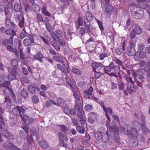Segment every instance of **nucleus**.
<instances>
[{"label":"nucleus","instance_id":"1","mask_svg":"<svg viewBox=\"0 0 150 150\" xmlns=\"http://www.w3.org/2000/svg\"><path fill=\"white\" fill-rule=\"evenodd\" d=\"M131 125L133 128L131 127L128 124H125L124 131L127 135L137 138L139 136L137 131H140L141 125L139 122L136 120L132 122Z\"/></svg>","mask_w":150,"mask_h":150},{"label":"nucleus","instance_id":"2","mask_svg":"<svg viewBox=\"0 0 150 150\" xmlns=\"http://www.w3.org/2000/svg\"><path fill=\"white\" fill-rule=\"evenodd\" d=\"M12 114L14 116L17 117H22L25 112L24 107L20 106H15L12 109Z\"/></svg>","mask_w":150,"mask_h":150},{"label":"nucleus","instance_id":"3","mask_svg":"<svg viewBox=\"0 0 150 150\" xmlns=\"http://www.w3.org/2000/svg\"><path fill=\"white\" fill-rule=\"evenodd\" d=\"M16 69L10 67L7 68V70L8 72V78L9 81H12L16 79L17 75Z\"/></svg>","mask_w":150,"mask_h":150},{"label":"nucleus","instance_id":"4","mask_svg":"<svg viewBox=\"0 0 150 150\" xmlns=\"http://www.w3.org/2000/svg\"><path fill=\"white\" fill-rule=\"evenodd\" d=\"M106 70L109 72L111 71L113 69V71L117 74H118L119 76L120 72V67L118 66H115L112 62H111L108 67H106Z\"/></svg>","mask_w":150,"mask_h":150},{"label":"nucleus","instance_id":"5","mask_svg":"<svg viewBox=\"0 0 150 150\" xmlns=\"http://www.w3.org/2000/svg\"><path fill=\"white\" fill-rule=\"evenodd\" d=\"M70 89L73 93V96L76 99L75 101V105L81 104L80 96L77 89L73 87H71Z\"/></svg>","mask_w":150,"mask_h":150},{"label":"nucleus","instance_id":"6","mask_svg":"<svg viewBox=\"0 0 150 150\" xmlns=\"http://www.w3.org/2000/svg\"><path fill=\"white\" fill-rule=\"evenodd\" d=\"M44 37L41 36L40 38L45 44L48 45H50V41L51 40V38L48 35V33L47 31H45L43 33Z\"/></svg>","mask_w":150,"mask_h":150},{"label":"nucleus","instance_id":"7","mask_svg":"<svg viewBox=\"0 0 150 150\" xmlns=\"http://www.w3.org/2000/svg\"><path fill=\"white\" fill-rule=\"evenodd\" d=\"M51 35L53 40L56 42H58L59 39L61 38L62 35V32L61 30H57Z\"/></svg>","mask_w":150,"mask_h":150},{"label":"nucleus","instance_id":"8","mask_svg":"<svg viewBox=\"0 0 150 150\" xmlns=\"http://www.w3.org/2000/svg\"><path fill=\"white\" fill-rule=\"evenodd\" d=\"M81 104L75 105L74 106V109L78 112L77 116L79 118H82L84 114L83 109L81 106Z\"/></svg>","mask_w":150,"mask_h":150},{"label":"nucleus","instance_id":"9","mask_svg":"<svg viewBox=\"0 0 150 150\" xmlns=\"http://www.w3.org/2000/svg\"><path fill=\"white\" fill-rule=\"evenodd\" d=\"M113 135V133H110L109 134V132H106V134H105L102 136V140L103 143L107 144L110 143V139L112 138Z\"/></svg>","mask_w":150,"mask_h":150},{"label":"nucleus","instance_id":"10","mask_svg":"<svg viewBox=\"0 0 150 150\" xmlns=\"http://www.w3.org/2000/svg\"><path fill=\"white\" fill-rule=\"evenodd\" d=\"M97 113L94 112H90L88 114V121L91 124L94 123L97 119Z\"/></svg>","mask_w":150,"mask_h":150},{"label":"nucleus","instance_id":"11","mask_svg":"<svg viewBox=\"0 0 150 150\" xmlns=\"http://www.w3.org/2000/svg\"><path fill=\"white\" fill-rule=\"evenodd\" d=\"M103 111L105 113V115L107 119L110 121V117L109 115H112L113 114L112 109L110 107L107 108L106 107L103 109Z\"/></svg>","mask_w":150,"mask_h":150},{"label":"nucleus","instance_id":"12","mask_svg":"<svg viewBox=\"0 0 150 150\" xmlns=\"http://www.w3.org/2000/svg\"><path fill=\"white\" fill-rule=\"evenodd\" d=\"M132 16L133 18L139 19L142 18L143 17L144 13L142 10H140L137 11H135L133 13Z\"/></svg>","mask_w":150,"mask_h":150},{"label":"nucleus","instance_id":"13","mask_svg":"<svg viewBox=\"0 0 150 150\" xmlns=\"http://www.w3.org/2000/svg\"><path fill=\"white\" fill-rule=\"evenodd\" d=\"M75 27L77 30L79 29L80 26H83V19L82 17H79L77 21L75 22Z\"/></svg>","mask_w":150,"mask_h":150},{"label":"nucleus","instance_id":"14","mask_svg":"<svg viewBox=\"0 0 150 150\" xmlns=\"http://www.w3.org/2000/svg\"><path fill=\"white\" fill-rule=\"evenodd\" d=\"M34 41L33 37H30V39L26 38L25 39L23 42L24 44L26 46H30L31 45L32 43H34Z\"/></svg>","mask_w":150,"mask_h":150},{"label":"nucleus","instance_id":"15","mask_svg":"<svg viewBox=\"0 0 150 150\" xmlns=\"http://www.w3.org/2000/svg\"><path fill=\"white\" fill-rule=\"evenodd\" d=\"M126 52L128 56H132L134 54L136 51L134 47L131 46H128L127 48Z\"/></svg>","mask_w":150,"mask_h":150},{"label":"nucleus","instance_id":"16","mask_svg":"<svg viewBox=\"0 0 150 150\" xmlns=\"http://www.w3.org/2000/svg\"><path fill=\"white\" fill-rule=\"evenodd\" d=\"M137 35H140L142 32V29L137 24H134L133 28L132 30Z\"/></svg>","mask_w":150,"mask_h":150},{"label":"nucleus","instance_id":"17","mask_svg":"<svg viewBox=\"0 0 150 150\" xmlns=\"http://www.w3.org/2000/svg\"><path fill=\"white\" fill-rule=\"evenodd\" d=\"M13 35H11L9 39H5L2 42V44L5 46L9 45V44H13Z\"/></svg>","mask_w":150,"mask_h":150},{"label":"nucleus","instance_id":"18","mask_svg":"<svg viewBox=\"0 0 150 150\" xmlns=\"http://www.w3.org/2000/svg\"><path fill=\"white\" fill-rule=\"evenodd\" d=\"M7 49L8 51L14 53L16 56H18L19 54L18 50L16 48H14L11 45L7 46Z\"/></svg>","mask_w":150,"mask_h":150},{"label":"nucleus","instance_id":"19","mask_svg":"<svg viewBox=\"0 0 150 150\" xmlns=\"http://www.w3.org/2000/svg\"><path fill=\"white\" fill-rule=\"evenodd\" d=\"M149 1H147V0H137V1L139 2V6L140 7L143 9H146L147 7H148L147 6V4L145 3V2H148L149 1Z\"/></svg>","mask_w":150,"mask_h":150},{"label":"nucleus","instance_id":"20","mask_svg":"<svg viewBox=\"0 0 150 150\" xmlns=\"http://www.w3.org/2000/svg\"><path fill=\"white\" fill-rule=\"evenodd\" d=\"M35 59L39 60L40 62L43 61L42 59L44 58V56L40 52L37 53L34 56Z\"/></svg>","mask_w":150,"mask_h":150},{"label":"nucleus","instance_id":"21","mask_svg":"<svg viewBox=\"0 0 150 150\" xmlns=\"http://www.w3.org/2000/svg\"><path fill=\"white\" fill-rule=\"evenodd\" d=\"M10 16H6L5 19V26L7 27H10L11 26L13 25V23L11 21L10 18Z\"/></svg>","mask_w":150,"mask_h":150},{"label":"nucleus","instance_id":"22","mask_svg":"<svg viewBox=\"0 0 150 150\" xmlns=\"http://www.w3.org/2000/svg\"><path fill=\"white\" fill-rule=\"evenodd\" d=\"M86 19L87 21V22L90 23V22L93 18V15L90 11L87 12L85 14Z\"/></svg>","mask_w":150,"mask_h":150},{"label":"nucleus","instance_id":"23","mask_svg":"<svg viewBox=\"0 0 150 150\" xmlns=\"http://www.w3.org/2000/svg\"><path fill=\"white\" fill-rule=\"evenodd\" d=\"M21 42L19 39L16 38L15 39L14 41V46L16 48H17L19 49H22L21 47Z\"/></svg>","mask_w":150,"mask_h":150},{"label":"nucleus","instance_id":"24","mask_svg":"<svg viewBox=\"0 0 150 150\" xmlns=\"http://www.w3.org/2000/svg\"><path fill=\"white\" fill-rule=\"evenodd\" d=\"M2 134L6 138L9 139L11 138V134L6 129H4L2 130Z\"/></svg>","mask_w":150,"mask_h":150},{"label":"nucleus","instance_id":"25","mask_svg":"<svg viewBox=\"0 0 150 150\" xmlns=\"http://www.w3.org/2000/svg\"><path fill=\"white\" fill-rule=\"evenodd\" d=\"M29 91L33 94H35L36 92V87L32 85H29L28 86Z\"/></svg>","mask_w":150,"mask_h":150},{"label":"nucleus","instance_id":"26","mask_svg":"<svg viewBox=\"0 0 150 150\" xmlns=\"http://www.w3.org/2000/svg\"><path fill=\"white\" fill-rule=\"evenodd\" d=\"M62 67L61 71L66 74H67L69 71V69L68 68L67 66L64 64V63H62Z\"/></svg>","mask_w":150,"mask_h":150},{"label":"nucleus","instance_id":"27","mask_svg":"<svg viewBox=\"0 0 150 150\" xmlns=\"http://www.w3.org/2000/svg\"><path fill=\"white\" fill-rule=\"evenodd\" d=\"M21 93L22 97L24 98H27L29 96L28 93L26 89H22Z\"/></svg>","mask_w":150,"mask_h":150},{"label":"nucleus","instance_id":"28","mask_svg":"<svg viewBox=\"0 0 150 150\" xmlns=\"http://www.w3.org/2000/svg\"><path fill=\"white\" fill-rule=\"evenodd\" d=\"M108 67V66H105L103 65L102 63H99V67L97 70V71H101L103 70L104 71L105 73L107 71L106 70V67Z\"/></svg>","mask_w":150,"mask_h":150},{"label":"nucleus","instance_id":"29","mask_svg":"<svg viewBox=\"0 0 150 150\" xmlns=\"http://www.w3.org/2000/svg\"><path fill=\"white\" fill-rule=\"evenodd\" d=\"M6 34L7 35H13V37L16 35V31L11 28H9L6 30Z\"/></svg>","mask_w":150,"mask_h":150},{"label":"nucleus","instance_id":"30","mask_svg":"<svg viewBox=\"0 0 150 150\" xmlns=\"http://www.w3.org/2000/svg\"><path fill=\"white\" fill-rule=\"evenodd\" d=\"M77 132L80 134H83L84 133L85 131V127L84 126L79 125L76 127Z\"/></svg>","mask_w":150,"mask_h":150},{"label":"nucleus","instance_id":"31","mask_svg":"<svg viewBox=\"0 0 150 150\" xmlns=\"http://www.w3.org/2000/svg\"><path fill=\"white\" fill-rule=\"evenodd\" d=\"M12 90L10 88H6L4 89L3 93L6 96H10L11 95Z\"/></svg>","mask_w":150,"mask_h":150},{"label":"nucleus","instance_id":"32","mask_svg":"<svg viewBox=\"0 0 150 150\" xmlns=\"http://www.w3.org/2000/svg\"><path fill=\"white\" fill-rule=\"evenodd\" d=\"M22 7L21 5H20L18 3H16L14 4V9L16 12H20L22 10Z\"/></svg>","mask_w":150,"mask_h":150},{"label":"nucleus","instance_id":"33","mask_svg":"<svg viewBox=\"0 0 150 150\" xmlns=\"http://www.w3.org/2000/svg\"><path fill=\"white\" fill-rule=\"evenodd\" d=\"M99 1L101 2L102 8L103 9L109 4L110 0H100Z\"/></svg>","mask_w":150,"mask_h":150},{"label":"nucleus","instance_id":"34","mask_svg":"<svg viewBox=\"0 0 150 150\" xmlns=\"http://www.w3.org/2000/svg\"><path fill=\"white\" fill-rule=\"evenodd\" d=\"M36 19L37 22L38 23H39L40 22H43L45 21V20H44L42 15L40 13H38L37 14Z\"/></svg>","mask_w":150,"mask_h":150},{"label":"nucleus","instance_id":"35","mask_svg":"<svg viewBox=\"0 0 150 150\" xmlns=\"http://www.w3.org/2000/svg\"><path fill=\"white\" fill-rule=\"evenodd\" d=\"M58 127L60 128V130L61 132L66 133L68 131V129L67 126L64 125H59Z\"/></svg>","mask_w":150,"mask_h":150},{"label":"nucleus","instance_id":"36","mask_svg":"<svg viewBox=\"0 0 150 150\" xmlns=\"http://www.w3.org/2000/svg\"><path fill=\"white\" fill-rule=\"evenodd\" d=\"M8 144H9L10 149L12 150H22L21 149L18 148L16 145L12 142H9Z\"/></svg>","mask_w":150,"mask_h":150},{"label":"nucleus","instance_id":"37","mask_svg":"<svg viewBox=\"0 0 150 150\" xmlns=\"http://www.w3.org/2000/svg\"><path fill=\"white\" fill-rule=\"evenodd\" d=\"M32 8L33 11L35 12H39L40 10V8L37 4H35L32 6Z\"/></svg>","mask_w":150,"mask_h":150},{"label":"nucleus","instance_id":"38","mask_svg":"<svg viewBox=\"0 0 150 150\" xmlns=\"http://www.w3.org/2000/svg\"><path fill=\"white\" fill-rule=\"evenodd\" d=\"M11 63L13 68L17 69L18 66V62L16 59L12 60Z\"/></svg>","mask_w":150,"mask_h":150},{"label":"nucleus","instance_id":"39","mask_svg":"<svg viewBox=\"0 0 150 150\" xmlns=\"http://www.w3.org/2000/svg\"><path fill=\"white\" fill-rule=\"evenodd\" d=\"M65 75L66 76L65 79L66 80L67 83L68 85L70 86L71 87H72L73 83L71 79L69 76H68L66 74H65Z\"/></svg>","mask_w":150,"mask_h":150},{"label":"nucleus","instance_id":"40","mask_svg":"<svg viewBox=\"0 0 150 150\" xmlns=\"http://www.w3.org/2000/svg\"><path fill=\"white\" fill-rule=\"evenodd\" d=\"M71 71L74 74L78 76H81L82 74V72L78 69L76 68H73Z\"/></svg>","mask_w":150,"mask_h":150},{"label":"nucleus","instance_id":"41","mask_svg":"<svg viewBox=\"0 0 150 150\" xmlns=\"http://www.w3.org/2000/svg\"><path fill=\"white\" fill-rule=\"evenodd\" d=\"M113 9V7L111 5H109L106 8L105 11V13L107 15L110 14Z\"/></svg>","mask_w":150,"mask_h":150},{"label":"nucleus","instance_id":"42","mask_svg":"<svg viewBox=\"0 0 150 150\" xmlns=\"http://www.w3.org/2000/svg\"><path fill=\"white\" fill-rule=\"evenodd\" d=\"M57 101L58 102V103H57V104H58V106H64L65 103L64 100L61 98H58Z\"/></svg>","mask_w":150,"mask_h":150},{"label":"nucleus","instance_id":"43","mask_svg":"<svg viewBox=\"0 0 150 150\" xmlns=\"http://www.w3.org/2000/svg\"><path fill=\"white\" fill-rule=\"evenodd\" d=\"M117 84L120 90H122L125 87V84L121 80H118Z\"/></svg>","mask_w":150,"mask_h":150},{"label":"nucleus","instance_id":"44","mask_svg":"<svg viewBox=\"0 0 150 150\" xmlns=\"http://www.w3.org/2000/svg\"><path fill=\"white\" fill-rule=\"evenodd\" d=\"M40 145L42 148L47 149L49 147L47 143L43 141H41L39 142Z\"/></svg>","mask_w":150,"mask_h":150},{"label":"nucleus","instance_id":"45","mask_svg":"<svg viewBox=\"0 0 150 150\" xmlns=\"http://www.w3.org/2000/svg\"><path fill=\"white\" fill-rule=\"evenodd\" d=\"M53 60L55 61L61 63L64 62V61L60 57L57 56L56 55L53 57Z\"/></svg>","mask_w":150,"mask_h":150},{"label":"nucleus","instance_id":"46","mask_svg":"<svg viewBox=\"0 0 150 150\" xmlns=\"http://www.w3.org/2000/svg\"><path fill=\"white\" fill-rule=\"evenodd\" d=\"M127 90L128 93L130 94L134 92L135 91V88L133 84L130 85L129 87H127Z\"/></svg>","mask_w":150,"mask_h":150},{"label":"nucleus","instance_id":"47","mask_svg":"<svg viewBox=\"0 0 150 150\" xmlns=\"http://www.w3.org/2000/svg\"><path fill=\"white\" fill-rule=\"evenodd\" d=\"M24 20V17L23 16L21 20H20V21L18 23V25L20 28H22L24 27L25 25Z\"/></svg>","mask_w":150,"mask_h":150},{"label":"nucleus","instance_id":"48","mask_svg":"<svg viewBox=\"0 0 150 150\" xmlns=\"http://www.w3.org/2000/svg\"><path fill=\"white\" fill-rule=\"evenodd\" d=\"M53 104L54 105H56L57 106H58V104L57 103H55L52 100H47L45 103V105L46 107H48L52 104Z\"/></svg>","mask_w":150,"mask_h":150},{"label":"nucleus","instance_id":"49","mask_svg":"<svg viewBox=\"0 0 150 150\" xmlns=\"http://www.w3.org/2000/svg\"><path fill=\"white\" fill-rule=\"evenodd\" d=\"M115 62L117 64L119 65L120 66H121L122 69L123 70H124L125 68L124 67L122 62L120 60L118 59H116L115 60Z\"/></svg>","mask_w":150,"mask_h":150},{"label":"nucleus","instance_id":"50","mask_svg":"<svg viewBox=\"0 0 150 150\" xmlns=\"http://www.w3.org/2000/svg\"><path fill=\"white\" fill-rule=\"evenodd\" d=\"M113 135H114V138L115 141L117 143H119L120 141V138L118 132L115 131Z\"/></svg>","mask_w":150,"mask_h":150},{"label":"nucleus","instance_id":"51","mask_svg":"<svg viewBox=\"0 0 150 150\" xmlns=\"http://www.w3.org/2000/svg\"><path fill=\"white\" fill-rule=\"evenodd\" d=\"M31 99L33 102L35 104L37 103L39 101V99L38 96L35 95L33 96Z\"/></svg>","mask_w":150,"mask_h":150},{"label":"nucleus","instance_id":"52","mask_svg":"<svg viewBox=\"0 0 150 150\" xmlns=\"http://www.w3.org/2000/svg\"><path fill=\"white\" fill-rule=\"evenodd\" d=\"M115 53L119 55H121L123 52L122 47H119L118 48H115Z\"/></svg>","mask_w":150,"mask_h":150},{"label":"nucleus","instance_id":"53","mask_svg":"<svg viewBox=\"0 0 150 150\" xmlns=\"http://www.w3.org/2000/svg\"><path fill=\"white\" fill-rule=\"evenodd\" d=\"M91 65L92 67L93 71L95 72H96V69L97 70L98 67H99V63H98L96 62L92 63L91 64Z\"/></svg>","mask_w":150,"mask_h":150},{"label":"nucleus","instance_id":"54","mask_svg":"<svg viewBox=\"0 0 150 150\" xmlns=\"http://www.w3.org/2000/svg\"><path fill=\"white\" fill-rule=\"evenodd\" d=\"M94 137L95 139L98 141L101 140L102 138V136L99 133L97 132L95 134Z\"/></svg>","mask_w":150,"mask_h":150},{"label":"nucleus","instance_id":"55","mask_svg":"<svg viewBox=\"0 0 150 150\" xmlns=\"http://www.w3.org/2000/svg\"><path fill=\"white\" fill-rule=\"evenodd\" d=\"M138 50L141 51L144 50L145 48V45L142 43H140L137 45Z\"/></svg>","mask_w":150,"mask_h":150},{"label":"nucleus","instance_id":"56","mask_svg":"<svg viewBox=\"0 0 150 150\" xmlns=\"http://www.w3.org/2000/svg\"><path fill=\"white\" fill-rule=\"evenodd\" d=\"M141 125V129H142V131L145 134H146L148 131V129L145 127L143 123H142Z\"/></svg>","mask_w":150,"mask_h":150},{"label":"nucleus","instance_id":"57","mask_svg":"<svg viewBox=\"0 0 150 150\" xmlns=\"http://www.w3.org/2000/svg\"><path fill=\"white\" fill-rule=\"evenodd\" d=\"M109 71H107V72H106L105 74H107L108 75L111 76V77H115L116 78H117L118 77V75L116 73H115L114 72H113L111 73H109Z\"/></svg>","mask_w":150,"mask_h":150},{"label":"nucleus","instance_id":"58","mask_svg":"<svg viewBox=\"0 0 150 150\" xmlns=\"http://www.w3.org/2000/svg\"><path fill=\"white\" fill-rule=\"evenodd\" d=\"M72 0H60L61 2L64 4L65 6H69L70 5L69 1H71Z\"/></svg>","mask_w":150,"mask_h":150},{"label":"nucleus","instance_id":"59","mask_svg":"<svg viewBox=\"0 0 150 150\" xmlns=\"http://www.w3.org/2000/svg\"><path fill=\"white\" fill-rule=\"evenodd\" d=\"M93 107L91 105L88 104L84 107V109L88 112H90L93 109Z\"/></svg>","mask_w":150,"mask_h":150},{"label":"nucleus","instance_id":"60","mask_svg":"<svg viewBox=\"0 0 150 150\" xmlns=\"http://www.w3.org/2000/svg\"><path fill=\"white\" fill-rule=\"evenodd\" d=\"M10 82L9 81H6L3 83L1 85H3L4 87L6 88H10L9 85H10Z\"/></svg>","mask_w":150,"mask_h":150},{"label":"nucleus","instance_id":"61","mask_svg":"<svg viewBox=\"0 0 150 150\" xmlns=\"http://www.w3.org/2000/svg\"><path fill=\"white\" fill-rule=\"evenodd\" d=\"M90 24L88 25L87 24L85 25H84V27L85 29L86 30V31L87 33L89 34L92 33V31L90 30Z\"/></svg>","mask_w":150,"mask_h":150},{"label":"nucleus","instance_id":"62","mask_svg":"<svg viewBox=\"0 0 150 150\" xmlns=\"http://www.w3.org/2000/svg\"><path fill=\"white\" fill-rule=\"evenodd\" d=\"M45 25L46 28L48 30V32L50 33V32L52 30V26L49 23L47 22L45 23Z\"/></svg>","mask_w":150,"mask_h":150},{"label":"nucleus","instance_id":"63","mask_svg":"<svg viewBox=\"0 0 150 150\" xmlns=\"http://www.w3.org/2000/svg\"><path fill=\"white\" fill-rule=\"evenodd\" d=\"M3 113L0 112V122L3 125H4V122L6 121L5 119L2 115Z\"/></svg>","mask_w":150,"mask_h":150},{"label":"nucleus","instance_id":"64","mask_svg":"<svg viewBox=\"0 0 150 150\" xmlns=\"http://www.w3.org/2000/svg\"><path fill=\"white\" fill-rule=\"evenodd\" d=\"M58 42H59V45L61 46H64L66 44V41L65 40L63 39H59L58 40Z\"/></svg>","mask_w":150,"mask_h":150}]
</instances>
